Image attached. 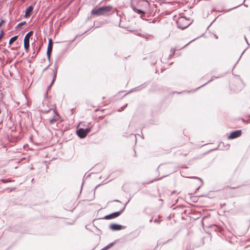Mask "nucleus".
Here are the masks:
<instances>
[{
    "label": "nucleus",
    "instance_id": "f3484780",
    "mask_svg": "<svg viewBox=\"0 0 250 250\" xmlns=\"http://www.w3.org/2000/svg\"><path fill=\"white\" fill-rule=\"evenodd\" d=\"M2 182L3 183H8V182H12L11 180H10V179H2L1 180Z\"/></svg>",
    "mask_w": 250,
    "mask_h": 250
},
{
    "label": "nucleus",
    "instance_id": "6ab92c4d",
    "mask_svg": "<svg viewBox=\"0 0 250 250\" xmlns=\"http://www.w3.org/2000/svg\"><path fill=\"white\" fill-rule=\"evenodd\" d=\"M26 23V22L25 21H22L21 22H20L18 24V27H20L21 26H22L23 25H24Z\"/></svg>",
    "mask_w": 250,
    "mask_h": 250
},
{
    "label": "nucleus",
    "instance_id": "f03ea898",
    "mask_svg": "<svg viewBox=\"0 0 250 250\" xmlns=\"http://www.w3.org/2000/svg\"><path fill=\"white\" fill-rule=\"evenodd\" d=\"M149 3L146 0H131L130 7L132 10H136V8L148 9Z\"/></svg>",
    "mask_w": 250,
    "mask_h": 250
},
{
    "label": "nucleus",
    "instance_id": "0eeeda50",
    "mask_svg": "<svg viewBox=\"0 0 250 250\" xmlns=\"http://www.w3.org/2000/svg\"><path fill=\"white\" fill-rule=\"evenodd\" d=\"M52 48H53V42H52V40L51 39H49V42H48V45L47 52H46L47 58L49 60H50V55H51V53L52 50Z\"/></svg>",
    "mask_w": 250,
    "mask_h": 250
},
{
    "label": "nucleus",
    "instance_id": "bb28decb",
    "mask_svg": "<svg viewBox=\"0 0 250 250\" xmlns=\"http://www.w3.org/2000/svg\"><path fill=\"white\" fill-rule=\"evenodd\" d=\"M190 42L188 43L187 44H186L183 47H185V46H187Z\"/></svg>",
    "mask_w": 250,
    "mask_h": 250
},
{
    "label": "nucleus",
    "instance_id": "4468645a",
    "mask_svg": "<svg viewBox=\"0 0 250 250\" xmlns=\"http://www.w3.org/2000/svg\"><path fill=\"white\" fill-rule=\"evenodd\" d=\"M17 39H18V36H17L11 38L9 40V44H12L14 42H15L17 40Z\"/></svg>",
    "mask_w": 250,
    "mask_h": 250
},
{
    "label": "nucleus",
    "instance_id": "9d476101",
    "mask_svg": "<svg viewBox=\"0 0 250 250\" xmlns=\"http://www.w3.org/2000/svg\"><path fill=\"white\" fill-rule=\"evenodd\" d=\"M33 6L32 5H30V6H28L26 9L25 17H30V13L33 11Z\"/></svg>",
    "mask_w": 250,
    "mask_h": 250
},
{
    "label": "nucleus",
    "instance_id": "f257e3e1",
    "mask_svg": "<svg viewBox=\"0 0 250 250\" xmlns=\"http://www.w3.org/2000/svg\"><path fill=\"white\" fill-rule=\"evenodd\" d=\"M112 8L113 6L111 5H107L99 8H94L92 10L91 14V15L96 16H107L110 14Z\"/></svg>",
    "mask_w": 250,
    "mask_h": 250
},
{
    "label": "nucleus",
    "instance_id": "b1692460",
    "mask_svg": "<svg viewBox=\"0 0 250 250\" xmlns=\"http://www.w3.org/2000/svg\"><path fill=\"white\" fill-rule=\"evenodd\" d=\"M4 22L3 20H1L0 22V26L1 25L2 23Z\"/></svg>",
    "mask_w": 250,
    "mask_h": 250
},
{
    "label": "nucleus",
    "instance_id": "cd10ccee",
    "mask_svg": "<svg viewBox=\"0 0 250 250\" xmlns=\"http://www.w3.org/2000/svg\"><path fill=\"white\" fill-rule=\"evenodd\" d=\"M215 38L218 39V37L216 35H215Z\"/></svg>",
    "mask_w": 250,
    "mask_h": 250
},
{
    "label": "nucleus",
    "instance_id": "7ed1b4c3",
    "mask_svg": "<svg viewBox=\"0 0 250 250\" xmlns=\"http://www.w3.org/2000/svg\"><path fill=\"white\" fill-rule=\"evenodd\" d=\"M190 24V20L185 17H180L177 21V27L179 28L184 29L188 27Z\"/></svg>",
    "mask_w": 250,
    "mask_h": 250
},
{
    "label": "nucleus",
    "instance_id": "aec40b11",
    "mask_svg": "<svg viewBox=\"0 0 250 250\" xmlns=\"http://www.w3.org/2000/svg\"><path fill=\"white\" fill-rule=\"evenodd\" d=\"M55 119L54 118H52V119L50 120L49 122L51 124H53L55 123Z\"/></svg>",
    "mask_w": 250,
    "mask_h": 250
},
{
    "label": "nucleus",
    "instance_id": "423d86ee",
    "mask_svg": "<svg viewBox=\"0 0 250 250\" xmlns=\"http://www.w3.org/2000/svg\"><path fill=\"white\" fill-rule=\"evenodd\" d=\"M126 227L119 224H112L109 226V229L112 230H119L123 229H125Z\"/></svg>",
    "mask_w": 250,
    "mask_h": 250
},
{
    "label": "nucleus",
    "instance_id": "f8f14e48",
    "mask_svg": "<svg viewBox=\"0 0 250 250\" xmlns=\"http://www.w3.org/2000/svg\"><path fill=\"white\" fill-rule=\"evenodd\" d=\"M33 31H29L25 35L24 39V41L28 42H29L30 38L33 35Z\"/></svg>",
    "mask_w": 250,
    "mask_h": 250
},
{
    "label": "nucleus",
    "instance_id": "c85d7f7f",
    "mask_svg": "<svg viewBox=\"0 0 250 250\" xmlns=\"http://www.w3.org/2000/svg\"><path fill=\"white\" fill-rule=\"evenodd\" d=\"M245 39L246 40V41L247 42V38H246V37H245Z\"/></svg>",
    "mask_w": 250,
    "mask_h": 250
},
{
    "label": "nucleus",
    "instance_id": "c756f323",
    "mask_svg": "<svg viewBox=\"0 0 250 250\" xmlns=\"http://www.w3.org/2000/svg\"><path fill=\"white\" fill-rule=\"evenodd\" d=\"M152 221V220H151V219L150 220V221H149L150 222H151Z\"/></svg>",
    "mask_w": 250,
    "mask_h": 250
},
{
    "label": "nucleus",
    "instance_id": "dca6fc26",
    "mask_svg": "<svg viewBox=\"0 0 250 250\" xmlns=\"http://www.w3.org/2000/svg\"><path fill=\"white\" fill-rule=\"evenodd\" d=\"M175 51H176V49L175 48H171V49H170V52L171 53H170V54L169 55V57H170L171 56H173L175 54Z\"/></svg>",
    "mask_w": 250,
    "mask_h": 250
},
{
    "label": "nucleus",
    "instance_id": "2eb2a0df",
    "mask_svg": "<svg viewBox=\"0 0 250 250\" xmlns=\"http://www.w3.org/2000/svg\"><path fill=\"white\" fill-rule=\"evenodd\" d=\"M113 244H114L113 243H111L109 244L106 246H105L104 248L102 250H106L108 249L109 248H110V247H111L113 246Z\"/></svg>",
    "mask_w": 250,
    "mask_h": 250
},
{
    "label": "nucleus",
    "instance_id": "5701e85b",
    "mask_svg": "<svg viewBox=\"0 0 250 250\" xmlns=\"http://www.w3.org/2000/svg\"><path fill=\"white\" fill-rule=\"evenodd\" d=\"M49 67V65H48L47 66H46L45 68H44L43 70V72H44V71H45L47 68L48 67Z\"/></svg>",
    "mask_w": 250,
    "mask_h": 250
},
{
    "label": "nucleus",
    "instance_id": "39448f33",
    "mask_svg": "<svg viewBox=\"0 0 250 250\" xmlns=\"http://www.w3.org/2000/svg\"><path fill=\"white\" fill-rule=\"evenodd\" d=\"M125 208V207H124V208L121 211L115 212L110 214L105 215L104 217V219L106 220H109L118 217L121 214V212L124 210Z\"/></svg>",
    "mask_w": 250,
    "mask_h": 250
},
{
    "label": "nucleus",
    "instance_id": "393cba45",
    "mask_svg": "<svg viewBox=\"0 0 250 250\" xmlns=\"http://www.w3.org/2000/svg\"><path fill=\"white\" fill-rule=\"evenodd\" d=\"M215 78V77H211V79L210 80V81H209V82H210V81H211L213 80L214 79V78Z\"/></svg>",
    "mask_w": 250,
    "mask_h": 250
},
{
    "label": "nucleus",
    "instance_id": "a878e982",
    "mask_svg": "<svg viewBox=\"0 0 250 250\" xmlns=\"http://www.w3.org/2000/svg\"><path fill=\"white\" fill-rule=\"evenodd\" d=\"M154 222H155V223H159V221H158V220H157V219H155V220H154Z\"/></svg>",
    "mask_w": 250,
    "mask_h": 250
},
{
    "label": "nucleus",
    "instance_id": "1a4fd4ad",
    "mask_svg": "<svg viewBox=\"0 0 250 250\" xmlns=\"http://www.w3.org/2000/svg\"><path fill=\"white\" fill-rule=\"evenodd\" d=\"M53 79H52V81L50 84L48 86V88H49L50 87H51V86L52 85V84H53V83H54V82L56 79L57 74V67L56 65H55L54 67V68L53 70Z\"/></svg>",
    "mask_w": 250,
    "mask_h": 250
},
{
    "label": "nucleus",
    "instance_id": "4be33fe9",
    "mask_svg": "<svg viewBox=\"0 0 250 250\" xmlns=\"http://www.w3.org/2000/svg\"><path fill=\"white\" fill-rule=\"evenodd\" d=\"M194 178L198 179L200 180L202 182V183H203L202 180L201 178L197 177H195Z\"/></svg>",
    "mask_w": 250,
    "mask_h": 250
},
{
    "label": "nucleus",
    "instance_id": "20e7f679",
    "mask_svg": "<svg viewBox=\"0 0 250 250\" xmlns=\"http://www.w3.org/2000/svg\"><path fill=\"white\" fill-rule=\"evenodd\" d=\"M90 130V128H86L85 129H83L82 128H80L78 129L77 130V133L78 136L81 138H84L87 134L89 132Z\"/></svg>",
    "mask_w": 250,
    "mask_h": 250
},
{
    "label": "nucleus",
    "instance_id": "ddd939ff",
    "mask_svg": "<svg viewBox=\"0 0 250 250\" xmlns=\"http://www.w3.org/2000/svg\"><path fill=\"white\" fill-rule=\"evenodd\" d=\"M24 47L25 51L27 52L29 48V42L24 41Z\"/></svg>",
    "mask_w": 250,
    "mask_h": 250
},
{
    "label": "nucleus",
    "instance_id": "a211bd4d",
    "mask_svg": "<svg viewBox=\"0 0 250 250\" xmlns=\"http://www.w3.org/2000/svg\"><path fill=\"white\" fill-rule=\"evenodd\" d=\"M143 37H144L145 38L148 39L149 37H152V35H143L142 36Z\"/></svg>",
    "mask_w": 250,
    "mask_h": 250
},
{
    "label": "nucleus",
    "instance_id": "412c9836",
    "mask_svg": "<svg viewBox=\"0 0 250 250\" xmlns=\"http://www.w3.org/2000/svg\"><path fill=\"white\" fill-rule=\"evenodd\" d=\"M49 110H50L49 109H42V112H44V113H47V112H49Z\"/></svg>",
    "mask_w": 250,
    "mask_h": 250
},
{
    "label": "nucleus",
    "instance_id": "9b49d317",
    "mask_svg": "<svg viewBox=\"0 0 250 250\" xmlns=\"http://www.w3.org/2000/svg\"><path fill=\"white\" fill-rule=\"evenodd\" d=\"M147 9L143 8H136V10H133L134 12H137L139 14H145L146 12V10Z\"/></svg>",
    "mask_w": 250,
    "mask_h": 250
},
{
    "label": "nucleus",
    "instance_id": "6e6552de",
    "mask_svg": "<svg viewBox=\"0 0 250 250\" xmlns=\"http://www.w3.org/2000/svg\"><path fill=\"white\" fill-rule=\"evenodd\" d=\"M241 135V130H238L232 132L230 135L228 136L229 139H233L240 136Z\"/></svg>",
    "mask_w": 250,
    "mask_h": 250
}]
</instances>
